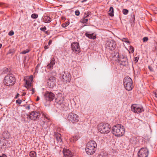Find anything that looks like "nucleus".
Segmentation results:
<instances>
[{
	"instance_id": "obj_1",
	"label": "nucleus",
	"mask_w": 157,
	"mask_h": 157,
	"mask_svg": "<svg viewBox=\"0 0 157 157\" xmlns=\"http://www.w3.org/2000/svg\"><path fill=\"white\" fill-rule=\"evenodd\" d=\"M97 144L94 141L91 140L88 142L86 148V153L89 155H93L97 149Z\"/></svg>"
},
{
	"instance_id": "obj_2",
	"label": "nucleus",
	"mask_w": 157,
	"mask_h": 157,
	"mask_svg": "<svg viewBox=\"0 0 157 157\" xmlns=\"http://www.w3.org/2000/svg\"><path fill=\"white\" fill-rule=\"evenodd\" d=\"M112 133L116 136H121L124 133V128L123 126L118 124L114 126L112 128Z\"/></svg>"
},
{
	"instance_id": "obj_3",
	"label": "nucleus",
	"mask_w": 157,
	"mask_h": 157,
	"mask_svg": "<svg viewBox=\"0 0 157 157\" xmlns=\"http://www.w3.org/2000/svg\"><path fill=\"white\" fill-rule=\"evenodd\" d=\"M111 127L108 123H102L98 126V130L101 133H108L110 131Z\"/></svg>"
},
{
	"instance_id": "obj_4",
	"label": "nucleus",
	"mask_w": 157,
	"mask_h": 157,
	"mask_svg": "<svg viewBox=\"0 0 157 157\" xmlns=\"http://www.w3.org/2000/svg\"><path fill=\"white\" fill-rule=\"evenodd\" d=\"M15 82L14 77L12 75H9L6 76L4 78V83L7 86H13Z\"/></svg>"
},
{
	"instance_id": "obj_5",
	"label": "nucleus",
	"mask_w": 157,
	"mask_h": 157,
	"mask_svg": "<svg viewBox=\"0 0 157 157\" xmlns=\"http://www.w3.org/2000/svg\"><path fill=\"white\" fill-rule=\"evenodd\" d=\"M124 85L126 90L128 91L132 90L133 88V82L131 78L129 77H125L124 80Z\"/></svg>"
},
{
	"instance_id": "obj_6",
	"label": "nucleus",
	"mask_w": 157,
	"mask_h": 157,
	"mask_svg": "<svg viewBox=\"0 0 157 157\" xmlns=\"http://www.w3.org/2000/svg\"><path fill=\"white\" fill-rule=\"evenodd\" d=\"M67 119L70 122L75 124L78 122L80 118L77 115L71 113L68 114Z\"/></svg>"
},
{
	"instance_id": "obj_7",
	"label": "nucleus",
	"mask_w": 157,
	"mask_h": 157,
	"mask_svg": "<svg viewBox=\"0 0 157 157\" xmlns=\"http://www.w3.org/2000/svg\"><path fill=\"white\" fill-rule=\"evenodd\" d=\"M117 60L120 64L123 66H126L128 64V59L126 56L120 55L118 54Z\"/></svg>"
},
{
	"instance_id": "obj_8",
	"label": "nucleus",
	"mask_w": 157,
	"mask_h": 157,
	"mask_svg": "<svg viewBox=\"0 0 157 157\" xmlns=\"http://www.w3.org/2000/svg\"><path fill=\"white\" fill-rule=\"evenodd\" d=\"M71 49L73 52L75 54H78L80 52L79 44L77 42H74L71 44Z\"/></svg>"
},
{
	"instance_id": "obj_9",
	"label": "nucleus",
	"mask_w": 157,
	"mask_h": 157,
	"mask_svg": "<svg viewBox=\"0 0 157 157\" xmlns=\"http://www.w3.org/2000/svg\"><path fill=\"white\" fill-rule=\"evenodd\" d=\"M148 153V150L146 148L142 147L138 151V157H147Z\"/></svg>"
},
{
	"instance_id": "obj_10",
	"label": "nucleus",
	"mask_w": 157,
	"mask_h": 157,
	"mask_svg": "<svg viewBox=\"0 0 157 157\" xmlns=\"http://www.w3.org/2000/svg\"><path fill=\"white\" fill-rule=\"evenodd\" d=\"M132 110L134 112L139 113L144 111L143 107L137 104H133L131 107Z\"/></svg>"
},
{
	"instance_id": "obj_11",
	"label": "nucleus",
	"mask_w": 157,
	"mask_h": 157,
	"mask_svg": "<svg viewBox=\"0 0 157 157\" xmlns=\"http://www.w3.org/2000/svg\"><path fill=\"white\" fill-rule=\"evenodd\" d=\"M116 46L115 42L112 40H109L106 43V48L111 50H114Z\"/></svg>"
},
{
	"instance_id": "obj_12",
	"label": "nucleus",
	"mask_w": 157,
	"mask_h": 157,
	"mask_svg": "<svg viewBox=\"0 0 157 157\" xmlns=\"http://www.w3.org/2000/svg\"><path fill=\"white\" fill-rule=\"evenodd\" d=\"M40 114L39 112L36 111L32 112L29 115H27V118L30 120H35L37 118H39Z\"/></svg>"
},
{
	"instance_id": "obj_13",
	"label": "nucleus",
	"mask_w": 157,
	"mask_h": 157,
	"mask_svg": "<svg viewBox=\"0 0 157 157\" xmlns=\"http://www.w3.org/2000/svg\"><path fill=\"white\" fill-rule=\"evenodd\" d=\"M56 79L54 76H52L49 78L47 82V84L48 87L51 88H53L56 86Z\"/></svg>"
},
{
	"instance_id": "obj_14",
	"label": "nucleus",
	"mask_w": 157,
	"mask_h": 157,
	"mask_svg": "<svg viewBox=\"0 0 157 157\" xmlns=\"http://www.w3.org/2000/svg\"><path fill=\"white\" fill-rule=\"evenodd\" d=\"M44 96L46 100L51 101L55 98V95L51 92L47 91L45 94Z\"/></svg>"
},
{
	"instance_id": "obj_15",
	"label": "nucleus",
	"mask_w": 157,
	"mask_h": 157,
	"mask_svg": "<svg viewBox=\"0 0 157 157\" xmlns=\"http://www.w3.org/2000/svg\"><path fill=\"white\" fill-rule=\"evenodd\" d=\"M64 96L61 94H59L55 99L56 102L59 105H63L64 102Z\"/></svg>"
},
{
	"instance_id": "obj_16",
	"label": "nucleus",
	"mask_w": 157,
	"mask_h": 157,
	"mask_svg": "<svg viewBox=\"0 0 157 157\" xmlns=\"http://www.w3.org/2000/svg\"><path fill=\"white\" fill-rule=\"evenodd\" d=\"M129 142L133 146H135L138 144L139 140L136 137H132L130 139Z\"/></svg>"
},
{
	"instance_id": "obj_17",
	"label": "nucleus",
	"mask_w": 157,
	"mask_h": 157,
	"mask_svg": "<svg viewBox=\"0 0 157 157\" xmlns=\"http://www.w3.org/2000/svg\"><path fill=\"white\" fill-rule=\"evenodd\" d=\"M71 75L68 72H65L62 76L63 81H69L71 78Z\"/></svg>"
},
{
	"instance_id": "obj_18",
	"label": "nucleus",
	"mask_w": 157,
	"mask_h": 157,
	"mask_svg": "<svg viewBox=\"0 0 157 157\" xmlns=\"http://www.w3.org/2000/svg\"><path fill=\"white\" fill-rule=\"evenodd\" d=\"M63 153L65 157H73L72 152L69 150L64 149Z\"/></svg>"
},
{
	"instance_id": "obj_19",
	"label": "nucleus",
	"mask_w": 157,
	"mask_h": 157,
	"mask_svg": "<svg viewBox=\"0 0 157 157\" xmlns=\"http://www.w3.org/2000/svg\"><path fill=\"white\" fill-rule=\"evenodd\" d=\"M55 60L54 58H52L50 62L47 65V68L50 70H52L55 64Z\"/></svg>"
},
{
	"instance_id": "obj_20",
	"label": "nucleus",
	"mask_w": 157,
	"mask_h": 157,
	"mask_svg": "<svg viewBox=\"0 0 157 157\" xmlns=\"http://www.w3.org/2000/svg\"><path fill=\"white\" fill-rule=\"evenodd\" d=\"M55 136L57 143L59 144H61L62 143V139L61 138V135L58 132H56L55 135Z\"/></svg>"
},
{
	"instance_id": "obj_21",
	"label": "nucleus",
	"mask_w": 157,
	"mask_h": 157,
	"mask_svg": "<svg viewBox=\"0 0 157 157\" xmlns=\"http://www.w3.org/2000/svg\"><path fill=\"white\" fill-rule=\"evenodd\" d=\"M10 135L7 131H4L2 134V137L4 139H8L10 138Z\"/></svg>"
},
{
	"instance_id": "obj_22",
	"label": "nucleus",
	"mask_w": 157,
	"mask_h": 157,
	"mask_svg": "<svg viewBox=\"0 0 157 157\" xmlns=\"http://www.w3.org/2000/svg\"><path fill=\"white\" fill-rule=\"evenodd\" d=\"M85 35L87 37L90 39H95L96 38V35L90 32H87L85 33Z\"/></svg>"
},
{
	"instance_id": "obj_23",
	"label": "nucleus",
	"mask_w": 157,
	"mask_h": 157,
	"mask_svg": "<svg viewBox=\"0 0 157 157\" xmlns=\"http://www.w3.org/2000/svg\"><path fill=\"white\" fill-rule=\"evenodd\" d=\"M42 21L46 23H49L51 21V18L49 16H45L42 18Z\"/></svg>"
},
{
	"instance_id": "obj_24",
	"label": "nucleus",
	"mask_w": 157,
	"mask_h": 157,
	"mask_svg": "<svg viewBox=\"0 0 157 157\" xmlns=\"http://www.w3.org/2000/svg\"><path fill=\"white\" fill-rule=\"evenodd\" d=\"M79 137L78 135H76L72 136L70 139V141L71 142H74L78 140Z\"/></svg>"
},
{
	"instance_id": "obj_25",
	"label": "nucleus",
	"mask_w": 157,
	"mask_h": 157,
	"mask_svg": "<svg viewBox=\"0 0 157 157\" xmlns=\"http://www.w3.org/2000/svg\"><path fill=\"white\" fill-rule=\"evenodd\" d=\"M113 13L114 10L113 8L112 7H110L109 9V15L111 17L113 16Z\"/></svg>"
},
{
	"instance_id": "obj_26",
	"label": "nucleus",
	"mask_w": 157,
	"mask_h": 157,
	"mask_svg": "<svg viewBox=\"0 0 157 157\" xmlns=\"http://www.w3.org/2000/svg\"><path fill=\"white\" fill-rule=\"evenodd\" d=\"M29 155L31 157H36V153L34 151H31L30 152Z\"/></svg>"
},
{
	"instance_id": "obj_27",
	"label": "nucleus",
	"mask_w": 157,
	"mask_h": 157,
	"mask_svg": "<svg viewBox=\"0 0 157 157\" xmlns=\"http://www.w3.org/2000/svg\"><path fill=\"white\" fill-rule=\"evenodd\" d=\"M69 24V22L68 21L65 22L64 23L62 24V26L63 28H65L68 26Z\"/></svg>"
},
{
	"instance_id": "obj_28",
	"label": "nucleus",
	"mask_w": 157,
	"mask_h": 157,
	"mask_svg": "<svg viewBox=\"0 0 157 157\" xmlns=\"http://www.w3.org/2000/svg\"><path fill=\"white\" fill-rule=\"evenodd\" d=\"M88 20V18L84 17L83 18L82 20L81 21V22L82 23H86L87 22Z\"/></svg>"
},
{
	"instance_id": "obj_29",
	"label": "nucleus",
	"mask_w": 157,
	"mask_h": 157,
	"mask_svg": "<svg viewBox=\"0 0 157 157\" xmlns=\"http://www.w3.org/2000/svg\"><path fill=\"white\" fill-rule=\"evenodd\" d=\"M43 115L44 118V119H45L46 121H49L50 120V118L47 115L45 114H43Z\"/></svg>"
},
{
	"instance_id": "obj_30",
	"label": "nucleus",
	"mask_w": 157,
	"mask_h": 157,
	"mask_svg": "<svg viewBox=\"0 0 157 157\" xmlns=\"http://www.w3.org/2000/svg\"><path fill=\"white\" fill-rule=\"evenodd\" d=\"M30 51V49H27L25 50L22 51L21 53L22 54H25L26 53L29 52Z\"/></svg>"
},
{
	"instance_id": "obj_31",
	"label": "nucleus",
	"mask_w": 157,
	"mask_h": 157,
	"mask_svg": "<svg viewBox=\"0 0 157 157\" xmlns=\"http://www.w3.org/2000/svg\"><path fill=\"white\" fill-rule=\"evenodd\" d=\"M38 17V15L36 13H33L31 15L32 18L36 19Z\"/></svg>"
},
{
	"instance_id": "obj_32",
	"label": "nucleus",
	"mask_w": 157,
	"mask_h": 157,
	"mask_svg": "<svg viewBox=\"0 0 157 157\" xmlns=\"http://www.w3.org/2000/svg\"><path fill=\"white\" fill-rule=\"evenodd\" d=\"M122 12L124 14L126 15L128 13V11L127 9H124L123 10Z\"/></svg>"
},
{
	"instance_id": "obj_33",
	"label": "nucleus",
	"mask_w": 157,
	"mask_h": 157,
	"mask_svg": "<svg viewBox=\"0 0 157 157\" xmlns=\"http://www.w3.org/2000/svg\"><path fill=\"white\" fill-rule=\"evenodd\" d=\"M122 41L126 43H128V44H130V42L128 40L127 38H123L122 39Z\"/></svg>"
},
{
	"instance_id": "obj_34",
	"label": "nucleus",
	"mask_w": 157,
	"mask_h": 157,
	"mask_svg": "<svg viewBox=\"0 0 157 157\" xmlns=\"http://www.w3.org/2000/svg\"><path fill=\"white\" fill-rule=\"evenodd\" d=\"M40 64H38L37 66H36L35 69V73H38V67L40 66Z\"/></svg>"
},
{
	"instance_id": "obj_35",
	"label": "nucleus",
	"mask_w": 157,
	"mask_h": 157,
	"mask_svg": "<svg viewBox=\"0 0 157 157\" xmlns=\"http://www.w3.org/2000/svg\"><path fill=\"white\" fill-rule=\"evenodd\" d=\"M46 29H47L45 26H44V27H41L40 28V30L41 31H42L43 32H45V30H46Z\"/></svg>"
},
{
	"instance_id": "obj_36",
	"label": "nucleus",
	"mask_w": 157,
	"mask_h": 157,
	"mask_svg": "<svg viewBox=\"0 0 157 157\" xmlns=\"http://www.w3.org/2000/svg\"><path fill=\"white\" fill-rule=\"evenodd\" d=\"M148 40V38L147 37H144L143 39V40L144 42H147Z\"/></svg>"
},
{
	"instance_id": "obj_37",
	"label": "nucleus",
	"mask_w": 157,
	"mask_h": 157,
	"mask_svg": "<svg viewBox=\"0 0 157 157\" xmlns=\"http://www.w3.org/2000/svg\"><path fill=\"white\" fill-rule=\"evenodd\" d=\"M75 13V15L76 16H78L80 14V12L78 10H76Z\"/></svg>"
},
{
	"instance_id": "obj_38",
	"label": "nucleus",
	"mask_w": 157,
	"mask_h": 157,
	"mask_svg": "<svg viewBox=\"0 0 157 157\" xmlns=\"http://www.w3.org/2000/svg\"><path fill=\"white\" fill-rule=\"evenodd\" d=\"M16 103L20 105L21 104V103L22 102V101L21 100L18 99V100H16Z\"/></svg>"
},
{
	"instance_id": "obj_39",
	"label": "nucleus",
	"mask_w": 157,
	"mask_h": 157,
	"mask_svg": "<svg viewBox=\"0 0 157 157\" xmlns=\"http://www.w3.org/2000/svg\"><path fill=\"white\" fill-rule=\"evenodd\" d=\"M8 34L10 36H12L14 34V32L13 31H10L9 32Z\"/></svg>"
},
{
	"instance_id": "obj_40",
	"label": "nucleus",
	"mask_w": 157,
	"mask_h": 157,
	"mask_svg": "<svg viewBox=\"0 0 157 157\" xmlns=\"http://www.w3.org/2000/svg\"><path fill=\"white\" fill-rule=\"evenodd\" d=\"M26 83L29 87L31 86V84L30 82L29 81H26Z\"/></svg>"
},
{
	"instance_id": "obj_41",
	"label": "nucleus",
	"mask_w": 157,
	"mask_h": 157,
	"mask_svg": "<svg viewBox=\"0 0 157 157\" xmlns=\"http://www.w3.org/2000/svg\"><path fill=\"white\" fill-rule=\"evenodd\" d=\"M91 14H88L86 15V16H84V17H86V18H88V17H91Z\"/></svg>"
},
{
	"instance_id": "obj_42",
	"label": "nucleus",
	"mask_w": 157,
	"mask_h": 157,
	"mask_svg": "<svg viewBox=\"0 0 157 157\" xmlns=\"http://www.w3.org/2000/svg\"><path fill=\"white\" fill-rule=\"evenodd\" d=\"M130 50L132 52H133L134 51V48L132 46H130Z\"/></svg>"
},
{
	"instance_id": "obj_43",
	"label": "nucleus",
	"mask_w": 157,
	"mask_h": 157,
	"mask_svg": "<svg viewBox=\"0 0 157 157\" xmlns=\"http://www.w3.org/2000/svg\"><path fill=\"white\" fill-rule=\"evenodd\" d=\"M98 157H106V156L105 155H104L101 154H100L98 156Z\"/></svg>"
},
{
	"instance_id": "obj_44",
	"label": "nucleus",
	"mask_w": 157,
	"mask_h": 157,
	"mask_svg": "<svg viewBox=\"0 0 157 157\" xmlns=\"http://www.w3.org/2000/svg\"><path fill=\"white\" fill-rule=\"evenodd\" d=\"M154 94L155 97L157 98V91L154 92Z\"/></svg>"
},
{
	"instance_id": "obj_45",
	"label": "nucleus",
	"mask_w": 157,
	"mask_h": 157,
	"mask_svg": "<svg viewBox=\"0 0 157 157\" xmlns=\"http://www.w3.org/2000/svg\"><path fill=\"white\" fill-rule=\"evenodd\" d=\"M26 109L28 110H29L30 109V106L29 105L27 106L26 107Z\"/></svg>"
},
{
	"instance_id": "obj_46",
	"label": "nucleus",
	"mask_w": 157,
	"mask_h": 157,
	"mask_svg": "<svg viewBox=\"0 0 157 157\" xmlns=\"http://www.w3.org/2000/svg\"><path fill=\"white\" fill-rule=\"evenodd\" d=\"M52 40H50L49 42H48V45H50L52 43Z\"/></svg>"
},
{
	"instance_id": "obj_47",
	"label": "nucleus",
	"mask_w": 157,
	"mask_h": 157,
	"mask_svg": "<svg viewBox=\"0 0 157 157\" xmlns=\"http://www.w3.org/2000/svg\"><path fill=\"white\" fill-rule=\"evenodd\" d=\"M44 48L45 49H48L49 48V47L48 45L47 46H45L44 47Z\"/></svg>"
},
{
	"instance_id": "obj_48",
	"label": "nucleus",
	"mask_w": 157,
	"mask_h": 157,
	"mask_svg": "<svg viewBox=\"0 0 157 157\" xmlns=\"http://www.w3.org/2000/svg\"><path fill=\"white\" fill-rule=\"evenodd\" d=\"M4 3L2 2H0V7H2Z\"/></svg>"
},
{
	"instance_id": "obj_49",
	"label": "nucleus",
	"mask_w": 157,
	"mask_h": 157,
	"mask_svg": "<svg viewBox=\"0 0 157 157\" xmlns=\"http://www.w3.org/2000/svg\"><path fill=\"white\" fill-rule=\"evenodd\" d=\"M40 100V98L39 97H37V98L36 99V101H38Z\"/></svg>"
},
{
	"instance_id": "obj_50",
	"label": "nucleus",
	"mask_w": 157,
	"mask_h": 157,
	"mask_svg": "<svg viewBox=\"0 0 157 157\" xmlns=\"http://www.w3.org/2000/svg\"><path fill=\"white\" fill-rule=\"evenodd\" d=\"M32 93H33L32 94H33V93L35 92L34 89L33 88L32 89Z\"/></svg>"
},
{
	"instance_id": "obj_51",
	"label": "nucleus",
	"mask_w": 157,
	"mask_h": 157,
	"mask_svg": "<svg viewBox=\"0 0 157 157\" xmlns=\"http://www.w3.org/2000/svg\"><path fill=\"white\" fill-rule=\"evenodd\" d=\"M4 155H6L4 154H2V156H0V157H4Z\"/></svg>"
},
{
	"instance_id": "obj_52",
	"label": "nucleus",
	"mask_w": 157,
	"mask_h": 157,
	"mask_svg": "<svg viewBox=\"0 0 157 157\" xmlns=\"http://www.w3.org/2000/svg\"><path fill=\"white\" fill-rule=\"evenodd\" d=\"M12 51H13V50H10V51H9L10 53H12L13 52Z\"/></svg>"
},
{
	"instance_id": "obj_53",
	"label": "nucleus",
	"mask_w": 157,
	"mask_h": 157,
	"mask_svg": "<svg viewBox=\"0 0 157 157\" xmlns=\"http://www.w3.org/2000/svg\"><path fill=\"white\" fill-rule=\"evenodd\" d=\"M19 95V94H17V96H16V97H15V98H16L17 97H18Z\"/></svg>"
},
{
	"instance_id": "obj_54",
	"label": "nucleus",
	"mask_w": 157,
	"mask_h": 157,
	"mask_svg": "<svg viewBox=\"0 0 157 157\" xmlns=\"http://www.w3.org/2000/svg\"><path fill=\"white\" fill-rule=\"evenodd\" d=\"M2 47V44H0V49Z\"/></svg>"
},
{
	"instance_id": "obj_55",
	"label": "nucleus",
	"mask_w": 157,
	"mask_h": 157,
	"mask_svg": "<svg viewBox=\"0 0 157 157\" xmlns=\"http://www.w3.org/2000/svg\"><path fill=\"white\" fill-rule=\"evenodd\" d=\"M135 61H136V62H137L138 61V60H137L136 58V59L135 60Z\"/></svg>"
},
{
	"instance_id": "obj_56",
	"label": "nucleus",
	"mask_w": 157,
	"mask_h": 157,
	"mask_svg": "<svg viewBox=\"0 0 157 157\" xmlns=\"http://www.w3.org/2000/svg\"><path fill=\"white\" fill-rule=\"evenodd\" d=\"M31 80H33V77H31Z\"/></svg>"
},
{
	"instance_id": "obj_57",
	"label": "nucleus",
	"mask_w": 157,
	"mask_h": 157,
	"mask_svg": "<svg viewBox=\"0 0 157 157\" xmlns=\"http://www.w3.org/2000/svg\"><path fill=\"white\" fill-rule=\"evenodd\" d=\"M25 93H23V95H25Z\"/></svg>"
},
{
	"instance_id": "obj_58",
	"label": "nucleus",
	"mask_w": 157,
	"mask_h": 157,
	"mask_svg": "<svg viewBox=\"0 0 157 157\" xmlns=\"http://www.w3.org/2000/svg\"><path fill=\"white\" fill-rule=\"evenodd\" d=\"M43 124H44L45 123V122L44 121H43Z\"/></svg>"
},
{
	"instance_id": "obj_59",
	"label": "nucleus",
	"mask_w": 157,
	"mask_h": 157,
	"mask_svg": "<svg viewBox=\"0 0 157 157\" xmlns=\"http://www.w3.org/2000/svg\"><path fill=\"white\" fill-rule=\"evenodd\" d=\"M45 33H48V31H46L45 32Z\"/></svg>"
},
{
	"instance_id": "obj_60",
	"label": "nucleus",
	"mask_w": 157,
	"mask_h": 157,
	"mask_svg": "<svg viewBox=\"0 0 157 157\" xmlns=\"http://www.w3.org/2000/svg\"><path fill=\"white\" fill-rule=\"evenodd\" d=\"M25 59L24 60V63H25Z\"/></svg>"
},
{
	"instance_id": "obj_61",
	"label": "nucleus",
	"mask_w": 157,
	"mask_h": 157,
	"mask_svg": "<svg viewBox=\"0 0 157 157\" xmlns=\"http://www.w3.org/2000/svg\"><path fill=\"white\" fill-rule=\"evenodd\" d=\"M157 10V8L156 9V10Z\"/></svg>"
}]
</instances>
